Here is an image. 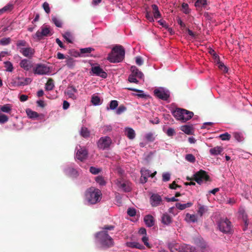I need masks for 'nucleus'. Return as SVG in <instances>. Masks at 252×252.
Returning a JSON list of instances; mask_svg holds the SVG:
<instances>
[{"instance_id": "473e14b6", "label": "nucleus", "mask_w": 252, "mask_h": 252, "mask_svg": "<svg viewBox=\"0 0 252 252\" xmlns=\"http://www.w3.org/2000/svg\"><path fill=\"white\" fill-rule=\"evenodd\" d=\"M152 8L153 10V15L155 19H158L161 18V14L158 10V6L156 4L152 5Z\"/></svg>"}, {"instance_id": "864d4df0", "label": "nucleus", "mask_w": 252, "mask_h": 252, "mask_svg": "<svg viewBox=\"0 0 252 252\" xmlns=\"http://www.w3.org/2000/svg\"><path fill=\"white\" fill-rule=\"evenodd\" d=\"M63 36L65 40L69 43L72 42V36L69 32H65Z\"/></svg>"}, {"instance_id": "79ce46f5", "label": "nucleus", "mask_w": 252, "mask_h": 252, "mask_svg": "<svg viewBox=\"0 0 252 252\" xmlns=\"http://www.w3.org/2000/svg\"><path fill=\"white\" fill-rule=\"evenodd\" d=\"M118 106V102L117 100H111L109 103V106L107 107V110H115Z\"/></svg>"}, {"instance_id": "5fc2aeb1", "label": "nucleus", "mask_w": 252, "mask_h": 252, "mask_svg": "<svg viewBox=\"0 0 252 252\" xmlns=\"http://www.w3.org/2000/svg\"><path fill=\"white\" fill-rule=\"evenodd\" d=\"M219 137L223 141L229 140L231 138V135L228 133L225 132L220 134Z\"/></svg>"}, {"instance_id": "c85d7f7f", "label": "nucleus", "mask_w": 252, "mask_h": 252, "mask_svg": "<svg viewBox=\"0 0 252 252\" xmlns=\"http://www.w3.org/2000/svg\"><path fill=\"white\" fill-rule=\"evenodd\" d=\"M223 151V148L221 146H216L210 149L209 152L212 156H218Z\"/></svg>"}, {"instance_id": "69168bd1", "label": "nucleus", "mask_w": 252, "mask_h": 252, "mask_svg": "<svg viewBox=\"0 0 252 252\" xmlns=\"http://www.w3.org/2000/svg\"><path fill=\"white\" fill-rule=\"evenodd\" d=\"M127 214L130 217H134L136 215V210L133 208H129L127 211Z\"/></svg>"}, {"instance_id": "3c124183", "label": "nucleus", "mask_w": 252, "mask_h": 252, "mask_svg": "<svg viewBox=\"0 0 252 252\" xmlns=\"http://www.w3.org/2000/svg\"><path fill=\"white\" fill-rule=\"evenodd\" d=\"M10 42L11 39L10 37H4L0 40V45L3 46L8 45Z\"/></svg>"}, {"instance_id": "4468645a", "label": "nucleus", "mask_w": 252, "mask_h": 252, "mask_svg": "<svg viewBox=\"0 0 252 252\" xmlns=\"http://www.w3.org/2000/svg\"><path fill=\"white\" fill-rule=\"evenodd\" d=\"M209 178L206 173L203 170H200L193 175V179L199 185L202 184L204 181H208Z\"/></svg>"}, {"instance_id": "09e8293b", "label": "nucleus", "mask_w": 252, "mask_h": 252, "mask_svg": "<svg viewBox=\"0 0 252 252\" xmlns=\"http://www.w3.org/2000/svg\"><path fill=\"white\" fill-rule=\"evenodd\" d=\"M185 159L190 163H194L195 161V157L191 154H187L185 156Z\"/></svg>"}, {"instance_id": "13d9d810", "label": "nucleus", "mask_w": 252, "mask_h": 252, "mask_svg": "<svg viewBox=\"0 0 252 252\" xmlns=\"http://www.w3.org/2000/svg\"><path fill=\"white\" fill-rule=\"evenodd\" d=\"M219 68L222 70L224 72H227L228 68L225 66L223 63L220 62L219 60L218 61Z\"/></svg>"}, {"instance_id": "6e6d98bb", "label": "nucleus", "mask_w": 252, "mask_h": 252, "mask_svg": "<svg viewBox=\"0 0 252 252\" xmlns=\"http://www.w3.org/2000/svg\"><path fill=\"white\" fill-rule=\"evenodd\" d=\"M8 121V117L5 114H0V124H3Z\"/></svg>"}, {"instance_id": "39448f33", "label": "nucleus", "mask_w": 252, "mask_h": 252, "mask_svg": "<svg viewBox=\"0 0 252 252\" xmlns=\"http://www.w3.org/2000/svg\"><path fill=\"white\" fill-rule=\"evenodd\" d=\"M130 74L128 77V81L130 83L138 84L139 80L144 79L143 73L135 66H132L130 69Z\"/></svg>"}, {"instance_id": "774afa93", "label": "nucleus", "mask_w": 252, "mask_h": 252, "mask_svg": "<svg viewBox=\"0 0 252 252\" xmlns=\"http://www.w3.org/2000/svg\"><path fill=\"white\" fill-rule=\"evenodd\" d=\"M166 133L168 136H172L175 133V131L173 128L170 127L167 129Z\"/></svg>"}, {"instance_id": "0eeeda50", "label": "nucleus", "mask_w": 252, "mask_h": 252, "mask_svg": "<svg viewBox=\"0 0 252 252\" xmlns=\"http://www.w3.org/2000/svg\"><path fill=\"white\" fill-rule=\"evenodd\" d=\"M217 224L218 228L221 232L225 234L231 233L232 231L231 223L227 218L220 219Z\"/></svg>"}, {"instance_id": "e2e57ef3", "label": "nucleus", "mask_w": 252, "mask_h": 252, "mask_svg": "<svg viewBox=\"0 0 252 252\" xmlns=\"http://www.w3.org/2000/svg\"><path fill=\"white\" fill-rule=\"evenodd\" d=\"M170 174L169 172H164L162 174V181L167 182L170 179Z\"/></svg>"}, {"instance_id": "680f3d73", "label": "nucleus", "mask_w": 252, "mask_h": 252, "mask_svg": "<svg viewBox=\"0 0 252 252\" xmlns=\"http://www.w3.org/2000/svg\"><path fill=\"white\" fill-rule=\"evenodd\" d=\"M66 65L69 68H72L75 65V61L72 59L69 58L66 61Z\"/></svg>"}, {"instance_id": "0e129e2a", "label": "nucleus", "mask_w": 252, "mask_h": 252, "mask_svg": "<svg viewBox=\"0 0 252 252\" xmlns=\"http://www.w3.org/2000/svg\"><path fill=\"white\" fill-rule=\"evenodd\" d=\"M42 7L47 14H49L50 12V8L48 2H44L42 4Z\"/></svg>"}, {"instance_id": "aec40b11", "label": "nucleus", "mask_w": 252, "mask_h": 252, "mask_svg": "<svg viewBox=\"0 0 252 252\" xmlns=\"http://www.w3.org/2000/svg\"><path fill=\"white\" fill-rule=\"evenodd\" d=\"M65 94L72 99L76 98V94L77 93V90L73 86H68L65 91Z\"/></svg>"}, {"instance_id": "052dcab7", "label": "nucleus", "mask_w": 252, "mask_h": 252, "mask_svg": "<svg viewBox=\"0 0 252 252\" xmlns=\"http://www.w3.org/2000/svg\"><path fill=\"white\" fill-rule=\"evenodd\" d=\"M141 240L143 242L144 245L145 246H146L147 247H148V248L151 247L150 244H149V243L148 242L149 238L147 236V235L143 236L141 238Z\"/></svg>"}, {"instance_id": "bf43d9fd", "label": "nucleus", "mask_w": 252, "mask_h": 252, "mask_svg": "<svg viewBox=\"0 0 252 252\" xmlns=\"http://www.w3.org/2000/svg\"><path fill=\"white\" fill-rule=\"evenodd\" d=\"M126 108L124 105H120L116 111L117 115H120L126 110Z\"/></svg>"}, {"instance_id": "1a4fd4ad", "label": "nucleus", "mask_w": 252, "mask_h": 252, "mask_svg": "<svg viewBox=\"0 0 252 252\" xmlns=\"http://www.w3.org/2000/svg\"><path fill=\"white\" fill-rule=\"evenodd\" d=\"M50 29L49 27L47 25H43L40 29V30H38L36 32L35 34L33 35V37L34 39L37 40H40L44 36H47L50 35Z\"/></svg>"}, {"instance_id": "c03bdc74", "label": "nucleus", "mask_w": 252, "mask_h": 252, "mask_svg": "<svg viewBox=\"0 0 252 252\" xmlns=\"http://www.w3.org/2000/svg\"><path fill=\"white\" fill-rule=\"evenodd\" d=\"M95 180L96 182L100 186H103L106 185V182L103 177L101 176H98L95 177Z\"/></svg>"}, {"instance_id": "8fccbe9b", "label": "nucleus", "mask_w": 252, "mask_h": 252, "mask_svg": "<svg viewBox=\"0 0 252 252\" xmlns=\"http://www.w3.org/2000/svg\"><path fill=\"white\" fill-rule=\"evenodd\" d=\"M0 109L1 111L4 113H8L11 111V107H10L9 104H6L3 106H1Z\"/></svg>"}, {"instance_id": "f03ea898", "label": "nucleus", "mask_w": 252, "mask_h": 252, "mask_svg": "<svg viewBox=\"0 0 252 252\" xmlns=\"http://www.w3.org/2000/svg\"><path fill=\"white\" fill-rule=\"evenodd\" d=\"M101 190L94 187H91L88 189L85 192L84 203L88 205L95 204L101 200Z\"/></svg>"}, {"instance_id": "423d86ee", "label": "nucleus", "mask_w": 252, "mask_h": 252, "mask_svg": "<svg viewBox=\"0 0 252 252\" xmlns=\"http://www.w3.org/2000/svg\"><path fill=\"white\" fill-rule=\"evenodd\" d=\"M115 184L118 190L120 191L128 192L132 189L131 183L124 178H120L116 179L115 181Z\"/></svg>"}, {"instance_id": "a19ab883", "label": "nucleus", "mask_w": 252, "mask_h": 252, "mask_svg": "<svg viewBox=\"0 0 252 252\" xmlns=\"http://www.w3.org/2000/svg\"><path fill=\"white\" fill-rule=\"evenodd\" d=\"M5 71L9 72H12L13 70L14 67L12 63L9 61H5L3 63Z\"/></svg>"}, {"instance_id": "b1692460", "label": "nucleus", "mask_w": 252, "mask_h": 252, "mask_svg": "<svg viewBox=\"0 0 252 252\" xmlns=\"http://www.w3.org/2000/svg\"><path fill=\"white\" fill-rule=\"evenodd\" d=\"M144 222L148 227H152L155 224V219L154 217L150 215H148L145 216L144 218Z\"/></svg>"}, {"instance_id": "4d7b16f0", "label": "nucleus", "mask_w": 252, "mask_h": 252, "mask_svg": "<svg viewBox=\"0 0 252 252\" xmlns=\"http://www.w3.org/2000/svg\"><path fill=\"white\" fill-rule=\"evenodd\" d=\"M126 89L129 91L141 93L142 94H137V95L140 97H144L145 96V95L143 93V91L142 90L133 88H126Z\"/></svg>"}, {"instance_id": "c756f323", "label": "nucleus", "mask_w": 252, "mask_h": 252, "mask_svg": "<svg viewBox=\"0 0 252 252\" xmlns=\"http://www.w3.org/2000/svg\"><path fill=\"white\" fill-rule=\"evenodd\" d=\"M193 205V203L189 202L187 203L181 204L180 203H177L175 204L176 207L180 210H183L187 208H189Z\"/></svg>"}, {"instance_id": "6ab92c4d", "label": "nucleus", "mask_w": 252, "mask_h": 252, "mask_svg": "<svg viewBox=\"0 0 252 252\" xmlns=\"http://www.w3.org/2000/svg\"><path fill=\"white\" fill-rule=\"evenodd\" d=\"M19 65L21 68L26 71H29L32 67V62L26 59L22 60Z\"/></svg>"}, {"instance_id": "4c0bfd02", "label": "nucleus", "mask_w": 252, "mask_h": 252, "mask_svg": "<svg viewBox=\"0 0 252 252\" xmlns=\"http://www.w3.org/2000/svg\"><path fill=\"white\" fill-rule=\"evenodd\" d=\"M144 138L148 142H153L155 140L154 133L151 132H148L144 135Z\"/></svg>"}, {"instance_id": "e433bc0d", "label": "nucleus", "mask_w": 252, "mask_h": 252, "mask_svg": "<svg viewBox=\"0 0 252 252\" xmlns=\"http://www.w3.org/2000/svg\"><path fill=\"white\" fill-rule=\"evenodd\" d=\"M186 220L188 222H195L197 220V218L196 215H191L189 213L186 214Z\"/></svg>"}, {"instance_id": "cd10ccee", "label": "nucleus", "mask_w": 252, "mask_h": 252, "mask_svg": "<svg viewBox=\"0 0 252 252\" xmlns=\"http://www.w3.org/2000/svg\"><path fill=\"white\" fill-rule=\"evenodd\" d=\"M80 53H77V55L75 56H87V54L90 53L91 52L94 50V49L92 47H87L80 49Z\"/></svg>"}, {"instance_id": "7c9ffc66", "label": "nucleus", "mask_w": 252, "mask_h": 252, "mask_svg": "<svg viewBox=\"0 0 252 252\" xmlns=\"http://www.w3.org/2000/svg\"><path fill=\"white\" fill-rule=\"evenodd\" d=\"M91 102L94 106H99L102 104V101L98 96L93 95L92 96Z\"/></svg>"}, {"instance_id": "ddd939ff", "label": "nucleus", "mask_w": 252, "mask_h": 252, "mask_svg": "<svg viewBox=\"0 0 252 252\" xmlns=\"http://www.w3.org/2000/svg\"><path fill=\"white\" fill-rule=\"evenodd\" d=\"M74 163H69L65 165L63 168L64 173L72 178H76L78 176V172L74 168Z\"/></svg>"}, {"instance_id": "9b49d317", "label": "nucleus", "mask_w": 252, "mask_h": 252, "mask_svg": "<svg viewBox=\"0 0 252 252\" xmlns=\"http://www.w3.org/2000/svg\"><path fill=\"white\" fill-rule=\"evenodd\" d=\"M112 143L111 138L108 136H104L101 137L97 142V147L100 150H105L108 149Z\"/></svg>"}, {"instance_id": "5701e85b", "label": "nucleus", "mask_w": 252, "mask_h": 252, "mask_svg": "<svg viewBox=\"0 0 252 252\" xmlns=\"http://www.w3.org/2000/svg\"><path fill=\"white\" fill-rule=\"evenodd\" d=\"M125 134L130 140H133L135 137V132L134 130L129 127H126L125 128Z\"/></svg>"}, {"instance_id": "37998d69", "label": "nucleus", "mask_w": 252, "mask_h": 252, "mask_svg": "<svg viewBox=\"0 0 252 252\" xmlns=\"http://www.w3.org/2000/svg\"><path fill=\"white\" fill-rule=\"evenodd\" d=\"M234 136L235 140L239 142H242L245 139L244 134L240 132H235Z\"/></svg>"}, {"instance_id": "393cba45", "label": "nucleus", "mask_w": 252, "mask_h": 252, "mask_svg": "<svg viewBox=\"0 0 252 252\" xmlns=\"http://www.w3.org/2000/svg\"><path fill=\"white\" fill-rule=\"evenodd\" d=\"M161 220V222L165 225H169L172 222V218L167 213L163 214Z\"/></svg>"}, {"instance_id": "4be33fe9", "label": "nucleus", "mask_w": 252, "mask_h": 252, "mask_svg": "<svg viewBox=\"0 0 252 252\" xmlns=\"http://www.w3.org/2000/svg\"><path fill=\"white\" fill-rule=\"evenodd\" d=\"M238 214L239 216L243 219L244 222L245 228L244 229V230H246L247 226H248L249 222L248 220V216L245 212L244 208L242 207L240 208L238 211Z\"/></svg>"}, {"instance_id": "f257e3e1", "label": "nucleus", "mask_w": 252, "mask_h": 252, "mask_svg": "<svg viewBox=\"0 0 252 252\" xmlns=\"http://www.w3.org/2000/svg\"><path fill=\"white\" fill-rule=\"evenodd\" d=\"M113 225H105L102 228V230L95 234V242L96 245L103 249L111 247L114 245L113 239L107 233L108 230L114 229Z\"/></svg>"}, {"instance_id": "a878e982", "label": "nucleus", "mask_w": 252, "mask_h": 252, "mask_svg": "<svg viewBox=\"0 0 252 252\" xmlns=\"http://www.w3.org/2000/svg\"><path fill=\"white\" fill-rule=\"evenodd\" d=\"M167 245L171 252H176V251L180 248V245L175 241H172L169 242Z\"/></svg>"}, {"instance_id": "58836bf2", "label": "nucleus", "mask_w": 252, "mask_h": 252, "mask_svg": "<svg viewBox=\"0 0 252 252\" xmlns=\"http://www.w3.org/2000/svg\"><path fill=\"white\" fill-rule=\"evenodd\" d=\"M208 211V207L204 205H199L198 210L197 211V214L202 217Z\"/></svg>"}, {"instance_id": "72a5a7b5", "label": "nucleus", "mask_w": 252, "mask_h": 252, "mask_svg": "<svg viewBox=\"0 0 252 252\" xmlns=\"http://www.w3.org/2000/svg\"><path fill=\"white\" fill-rule=\"evenodd\" d=\"M27 45V43L24 40H18L16 43V47L19 52L21 51V49H24V48L26 47Z\"/></svg>"}, {"instance_id": "ea45409f", "label": "nucleus", "mask_w": 252, "mask_h": 252, "mask_svg": "<svg viewBox=\"0 0 252 252\" xmlns=\"http://www.w3.org/2000/svg\"><path fill=\"white\" fill-rule=\"evenodd\" d=\"M181 129L187 134H191L192 132V127L190 126H181Z\"/></svg>"}, {"instance_id": "49530a36", "label": "nucleus", "mask_w": 252, "mask_h": 252, "mask_svg": "<svg viewBox=\"0 0 252 252\" xmlns=\"http://www.w3.org/2000/svg\"><path fill=\"white\" fill-rule=\"evenodd\" d=\"M52 22L57 27L61 28L62 26V22L56 16H53L52 18Z\"/></svg>"}, {"instance_id": "a211bd4d", "label": "nucleus", "mask_w": 252, "mask_h": 252, "mask_svg": "<svg viewBox=\"0 0 252 252\" xmlns=\"http://www.w3.org/2000/svg\"><path fill=\"white\" fill-rule=\"evenodd\" d=\"M79 147L80 149H78V147H76L77 152L75 158L79 160L83 161L87 158L88 151L85 148H81L80 146Z\"/></svg>"}, {"instance_id": "7ed1b4c3", "label": "nucleus", "mask_w": 252, "mask_h": 252, "mask_svg": "<svg viewBox=\"0 0 252 252\" xmlns=\"http://www.w3.org/2000/svg\"><path fill=\"white\" fill-rule=\"evenodd\" d=\"M125 55V51L123 47L121 45H116L108 54L107 59L111 63H120L123 60Z\"/></svg>"}, {"instance_id": "9d476101", "label": "nucleus", "mask_w": 252, "mask_h": 252, "mask_svg": "<svg viewBox=\"0 0 252 252\" xmlns=\"http://www.w3.org/2000/svg\"><path fill=\"white\" fill-rule=\"evenodd\" d=\"M33 73L37 75H45L50 73V68L44 64H36L33 69Z\"/></svg>"}, {"instance_id": "f3484780", "label": "nucleus", "mask_w": 252, "mask_h": 252, "mask_svg": "<svg viewBox=\"0 0 252 252\" xmlns=\"http://www.w3.org/2000/svg\"><path fill=\"white\" fill-rule=\"evenodd\" d=\"M150 202L152 207H157L162 204V200L160 195L153 193L150 198Z\"/></svg>"}, {"instance_id": "2eb2a0df", "label": "nucleus", "mask_w": 252, "mask_h": 252, "mask_svg": "<svg viewBox=\"0 0 252 252\" xmlns=\"http://www.w3.org/2000/svg\"><path fill=\"white\" fill-rule=\"evenodd\" d=\"M90 73L92 75L99 76L104 79L107 77V73L99 65L93 66Z\"/></svg>"}, {"instance_id": "c9c22d12", "label": "nucleus", "mask_w": 252, "mask_h": 252, "mask_svg": "<svg viewBox=\"0 0 252 252\" xmlns=\"http://www.w3.org/2000/svg\"><path fill=\"white\" fill-rule=\"evenodd\" d=\"M207 0H197L195 2L194 6L197 8H202L207 5Z\"/></svg>"}, {"instance_id": "6e6552de", "label": "nucleus", "mask_w": 252, "mask_h": 252, "mask_svg": "<svg viewBox=\"0 0 252 252\" xmlns=\"http://www.w3.org/2000/svg\"><path fill=\"white\" fill-rule=\"evenodd\" d=\"M154 93L157 97L164 100H167L170 96L169 91L167 89L163 87L156 89Z\"/></svg>"}, {"instance_id": "20e7f679", "label": "nucleus", "mask_w": 252, "mask_h": 252, "mask_svg": "<svg viewBox=\"0 0 252 252\" xmlns=\"http://www.w3.org/2000/svg\"><path fill=\"white\" fill-rule=\"evenodd\" d=\"M172 114L176 119L183 122L189 120L193 116L192 112L181 108H176L172 112Z\"/></svg>"}, {"instance_id": "bb28decb", "label": "nucleus", "mask_w": 252, "mask_h": 252, "mask_svg": "<svg viewBox=\"0 0 252 252\" xmlns=\"http://www.w3.org/2000/svg\"><path fill=\"white\" fill-rule=\"evenodd\" d=\"M126 245L127 247L130 248H136L139 250H144L145 247L137 242H129L126 243Z\"/></svg>"}, {"instance_id": "412c9836", "label": "nucleus", "mask_w": 252, "mask_h": 252, "mask_svg": "<svg viewBox=\"0 0 252 252\" xmlns=\"http://www.w3.org/2000/svg\"><path fill=\"white\" fill-rule=\"evenodd\" d=\"M20 53L24 57L30 58L33 56L34 53V50L31 47L28 46L24 49H21Z\"/></svg>"}, {"instance_id": "de8ad7c7", "label": "nucleus", "mask_w": 252, "mask_h": 252, "mask_svg": "<svg viewBox=\"0 0 252 252\" xmlns=\"http://www.w3.org/2000/svg\"><path fill=\"white\" fill-rule=\"evenodd\" d=\"M182 10L183 12L186 14H189L190 12L189 4L187 3H183L182 4Z\"/></svg>"}, {"instance_id": "2f4dec72", "label": "nucleus", "mask_w": 252, "mask_h": 252, "mask_svg": "<svg viewBox=\"0 0 252 252\" xmlns=\"http://www.w3.org/2000/svg\"><path fill=\"white\" fill-rule=\"evenodd\" d=\"M26 112L28 117L30 119H34L39 117V115L36 112L33 111L30 109H27Z\"/></svg>"}, {"instance_id": "a18cd8bd", "label": "nucleus", "mask_w": 252, "mask_h": 252, "mask_svg": "<svg viewBox=\"0 0 252 252\" xmlns=\"http://www.w3.org/2000/svg\"><path fill=\"white\" fill-rule=\"evenodd\" d=\"M54 88V84L53 81L52 79H49L46 85H45V89L47 91H51Z\"/></svg>"}, {"instance_id": "dca6fc26", "label": "nucleus", "mask_w": 252, "mask_h": 252, "mask_svg": "<svg viewBox=\"0 0 252 252\" xmlns=\"http://www.w3.org/2000/svg\"><path fill=\"white\" fill-rule=\"evenodd\" d=\"M141 176L140 181L142 183H145L147 181V179L149 177H154L157 173L156 171L152 173L150 170L147 169L145 168H142L141 169Z\"/></svg>"}, {"instance_id": "f704fd0d", "label": "nucleus", "mask_w": 252, "mask_h": 252, "mask_svg": "<svg viewBox=\"0 0 252 252\" xmlns=\"http://www.w3.org/2000/svg\"><path fill=\"white\" fill-rule=\"evenodd\" d=\"M80 134L82 137L87 138L90 135V131L88 128L83 126L80 130Z\"/></svg>"}, {"instance_id": "603ef678", "label": "nucleus", "mask_w": 252, "mask_h": 252, "mask_svg": "<svg viewBox=\"0 0 252 252\" xmlns=\"http://www.w3.org/2000/svg\"><path fill=\"white\" fill-rule=\"evenodd\" d=\"M101 171V169L100 168H96L94 166H91L90 168V172L94 175L98 174Z\"/></svg>"}, {"instance_id": "f8f14e48", "label": "nucleus", "mask_w": 252, "mask_h": 252, "mask_svg": "<svg viewBox=\"0 0 252 252\" xmlns=\"http://www.w3.org/2000/svg\"><path fill=\"white\" fill-rule=\"evenodd\" d=\"M32 81L31 78L17 77L12 80L11 83L15 87H20L27 85Z\"/></svg>"}, {"instance_id": "338daca9", "label": "nucleus", "mask_w": 252, "mask_h": 252, "mask_svg": "<svg viewBox=\"0 0 252 252\" xmlns=\"http://www.w3.org/2000/svg\"><path fill=\"white\" fill-rule=\"evenodd\" d=\"M12 7V5L10 4H7L4 7H3L2 8L0 9V13H2L3 12L6 11L10 9H11Z\"/></svg>"}]
</instances>
